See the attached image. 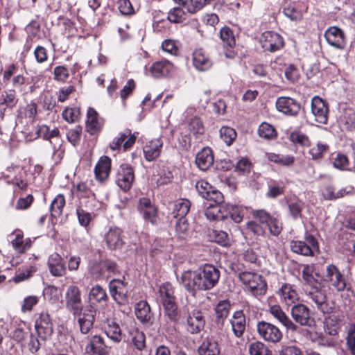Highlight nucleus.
Masks as SVG:
<instances>
[{
  "instance_id": "1",
  "label": "nucleus",
  "mask_w": 355,
  "mask_h": 355,
  "mask_svg": "<svg viewBox=\"0 0 355 355\" xmlns=\"http://www.w3.org/2000/svg\"><path fill=\"white\" fill-rule=\"evenodd\" d=\"M219 277V270L212 265L206 264L198 271H184L181 281L184 287L194 295L196 291H206L214 287Z\"/></svg>"
},
{
  "instance_id": "2",
  "label": "nucleus",
  "mask_w": 355,
  "mask_h": 355,
  "mask_svg": "<svg viewBox=\"0 0 355 355\" xmlns=\"http://www.w3.org/2000/svg\"><path fill=\"white\" fill-rule=\"evenodd\" d=\"M250 214L252 220L246 223V228L254 235H264L263 225L268 227L270 234L274 236H278L281 233L282 225L277 217L271 216L265 209H252Z\"/></svg>"
},
{
  "instance_id": "3",
  "label": "nucleus",
  "mask_w": 355,
  "mask_h": 355,
  "mask_svg": "<svg viewBox=\"0 0 355 355\" xmlns=\"http://www.w3.org/2000/svg\"><path fill=\"white\" fill-rule=\"evenodd\" d=\"M173 294L172 285L168 282L164 283L159 286L157 300L163 306L164 315L171 321L176 322L179 319V315Z\"/></svg>"
},
{
  "instance_id": "4",
  "label": "nucleus",
  "mask_w": 355,
  "mask_h": 355,
  "mask_svg": "<svg viewBox=\"0 0 355 355\" xmlns=\"http://www.w3.org/2000/svg\"><path fill=\"white\" fill-rule=\"evenodd\" d=\"M239 277L253 295H263L266 293L267 284L260 275L251 272H243L239 274Z\"/></svg>"
},
{
  "instance_id": "5",
  "label": "nucleus",
  "mask_w": 355,
  "mask_h": 355,
  "mask_svg": "<svg viewBox=\"0 0 355 355\" xmlns=\"http://www.w3.org/2000/svg\"><path fill=\"white\" fill-rule=\"evenodd\" d=\"M306 297L313 302L316 308L323 314L331 313L334 310V303L327 300L324 291L318 286H311L306 291Z\"/></svg>"
},
{
  "instance_id": "6",
  "label": "nucleus",
  "mask_w": 355,
  "mask_h": 355,
  "mask_svg": "<svg viewBox=\"0 0 355 355\" xmlns=\"http://www.w3.org/2000/svg\"><path fill=\"white\" fill-rule=\"evenodd\" d=\"M290 247L294 253L303 256L313 257L319 253L318 242L311 235L306 236L304 241H292Z\"/></svg>"
},
{
  "instance_id": "7",
  "label": "nucleus",
  "mask_w": 355,
  "mask_h": 355,
  "mask_svg": "<svg viewBox=\"0 0 355 355\" xmlns=\"http://www.w3.org/2000/svg\"><path fill=\"white\" fill-rule=\"evenodd\" d=\"M324 280L328 284L329 288L337 292H342L347 287L345 277L334 264L327 266Z\"/></svg>"
},
{
  "instance_id": "8",
  "label": "nucleus",
  "mask_w": 355,
  "mask_h": 355,
  "mask_svg": "<svg viewBox=\"0 0 355 355\" xmlns=\"http://www.w3.org/2000/svg\"><path fill=\"white\" fill-rule=\"evenodd\" d=\"M257 330L260 338L268 343H279L283 337V334L280 329L270 322L265 321L258 322Z\"/></svg>"
},
{
  "instance_id": "9",
  "label": "nucleus",
  "mask_w": 355,
  "mask_h": 355,
  "mask_svg": "<svg viewBox=\"0 0 355 355\" xmlns=\"http://www.w3.org/2000/svg\"><path fill=\"white\" fill-rule=\"evenodd\" d=\"M96 310L92 304L85 307L77 314H72L76 319L80 331L83 334H88L92 329L95 321Z\"/></svg>"
},
{
  "instance_id": "10",
  "label": "nucleus",
  "mask_w": 355,
  "mask_h": 355,
  "mask_svg": "<svg viewBox=\"0 0 355 355\" xmlns=\"http://www.w3.org/2000/svg\"><path fill=\"white\" fill-rule=\"evenodd\" d=\"M66 307L71 314H77L85 308L81 299V293L78 287L69 286L65 293Z\"/></svg>"
},
{
  "instance_id": "11",
  "label": "nucleus",
  "mask_w": 355,
  "mask_h": 355,
  "mask_svg": "<svg viewBox=\"0 0 355 355\" xmlns=\"http://www.w3.org/2000/svg\"><path fill=\"white\" fill-rule=\"evenodd\" d=\"M37 337L42 341L51 339L53 332V323L49 314L43 311L37 319L35 324Z\"/></svg>"
},
{
  "instance_id": "12",
  "label": "nucleus",
  "mask_w": 355,
  "mask_h": 355,
  "mask_svg": "<svg viewBox=\"0 0 355 355\" xmlns=\"http://www.w3.org/2000/svg\"><path fill=\"white\" fill-rule=\"evenodd\" d=\"M134 180L135 174L132 166L127 164H121L117 171L116 184L123 191H127L131 188Z\"/></svg>"
},
{
  "instance_id": "13",
  "label": "nucleus",
  "mask_w": 355,
  "mask_h": 355,
  "mask_svg": "<svg viewBox=\"0 0 355 355\" xmlns=\"http://www.w3.org/2000/svg\"><path fill=\"white\" fill-rule=\"evenodd\" d=\"M260 43L265 51L270 52L277 51L284 46L282 36L272 31L264 32L260 37Z\"/></svg>"
},
{
  "instance_id": "14",
  "label": "nucleus",
  "mask_w": 355,
  "mask_h": 355,
  "mask_svg": "<svg viewBox=\"0 0 355 355\" xmlns=\"http://www.w3.org/2000/svg\"><path fill=\"white\" fill-rule=\"evenodd\" d=\"M293 319L301 326L311 327L315 324V320L310 315L309 309L304 304H298L294 305L291 311Z\"/></svg>"
},
{
  "instance_id": "15",
  "label": "nucleus",
  "mask_w": 355,
  "mask_h": 355,
  "mask_svg": "<svg viewBox=\"0 0 355 355\" xmlns=\"http://www.w3.org/2000/svg\"><path fill=\"white\" fill-rule=\"evenodd\" d=\"M311 112L317 122L322 124L327 123L329 114L327 103L318 96H314L311 100Z\"/></svg>"
},
{
  "instance_id": "16",
  "label": "nucleus",
  "mask_w": 355,
  "mask_h": 355,
  "mask_svg": "<svg viewBox=\"0 0 355 355\" xmlns=\"http://www.w3.org/2000/svg\"><path fill=\"white\" fill-rule=\"evenodd\" d=\"M107 348L104 338L99 335H94L89 338L85 346V355H107Z\"/></svg>"
},
{
  "instance_id": "17",
  "label": "nucleus",
  "mask_w": 355,
  "mask_h": 355,
  "mask_svg": "<svg viewBox=\"0 0 355 355\" xmlns=\"http://www.w3.org/2000/svg\"><path fill=\"white\" fill-rule=\"evenodd\" d=\"M107 247L110 250H117L124 244L123 231L118 227H110L105 235Z\"/></svg>"
},
{
  "instance_id": "18",
  "label": "nucleus",
  "mask_w": 355,
  "mask_h": 355,
  "mask_svg": "<svg viewBox=\"0 0 355 355\" xmlns=\"http://www.w3.org/2000/svg\"><path fill=\"white\" fill-rule=\"evenodd\" d=\"M110 292L118 304H123L128 292L126 284L120 279H113L109 284Z\"/></svg>"
},
{
  "instance_id": "19",
  "label": "nucleus",
  "mask_w": 355,
  "mask_h": 355,
  "mask_svg": "<svg viewBox=\"0 0 355 355\" xmlns=\"http://www.w3.org/2000/svg\"><path fill=\"white\" fill-rule=\"evenodd\" d=\"M277 109L287 115L295 116L300 110V104L293 98L290 97H279L276 102Z\"/></svg>"
},
{
  "instance_id": "20",
  "label": "nucleus",
  "mask_w": 355,
  "mask_h": 355,
  "mask_svg": "<svg viewBox=\"0 0 355 355\" xmlns=\"http://www.w3.org/2000/svg\"><path fill=\"white\" fill-rule=\"evenodd\" d=\"M116 264L111 261H103L98 264H95L91 267L90 271L94 278L104 279L107 278L110 273L114 272Z\"/></svg>"
},
{
  "instance_id": "21",
  "label": "nucleus",
  "mask_w": 355,
  "mask_h": 355,
  "mask_svg": "<svg viewBox=\"0 0 355 355\" xmlns=\"http://www.w3.org/2000/svg\"><path fill=\"white\" fill-rule=\"evenodd\" d=\"M325 39L329 44L337 49L345 47V36L343 31L336 27H329L324 33Z\"/></svg>"
},
{
  "instance_id": "22",
  "label": "nucleus",
  "mask_w": 355,
  "mask_h": 355,
  "mask_svg": "<svg viewBox=\"0 0 355 355\" xmlns=\"http://www.w3.org/2000/svg\"><path fill=\"white\" fill-rule=\"evenodd\" d=\"M193 66L198 71L209 70L213 62L209 56L202 49H196L192 54Z\"/></svg>"
},
{
  "instance_id": "23",
  "label": "nucleus",
  "mask_w": 355,
  "mask_h": 355,
  "mask_svg": "<svg viewBox=\"0 0 355 355\" xmlns=\"http://www.w3.org/2000/svg\"><path fill=\"white\" fill-rule=\"evenodd\" d=\"M268 312L287 330L293 332L297 331V325L292 322L279 305L270 306L269 307Z\"/></svg>"
},
{
  "instance_id": "24",
  "label": "nucleus",
  "mask_w": 355,
  "mask_h": 355,
  "mask_svg": "<svg viewBox=\"0 0 355 355\" xmlns=\"http://www.w3.org/2000/svg\"><path fill=\"white\" fill-rule=\"evenodd\" d=\"M174 70L175 67L171 62L163 60L154 62L150 68V73L154 78H161L170 75Z\"/></svg>"
},
{
  "instance_id": "25",
  "label": "nucleus",
  "mask_w": 355,
  "mask_h": 355,
  "mask_svg": "<svg viewBox=\"0 0 355 355\" xmlns=\"http://www.w3.org/2000/svg\"><path fill=\"white\" fill-rule=\"evenodd\" d=\"M162 146L163 142L159 138L148 141L143 148L145 159L148 162L156 159L161 153Z\"/></svg>"
},
{
  "instance_id": "26",
  "label": "nucleus",
  "mask_w": 355,
  "mask_h": 355,
  "mask_svg": "<svg viewBox=\"0 0 355 355\" xmlns=\"http://www.w3.org/2000/svg\"><path fill=\"white\" fill-rule=\"evenodd\" d=\"M187 330L191 334H197L204 327L205 320L202 312L199 310H193L189 313L187 320Z\"/></svg>"
},
{
  "instance_id": "27",
  "label": "nucleus",
  "mask_w": 355,
  "mask_h": 355,
  "mask_svg": "<svg viewBox=\"0 0 355 355\" xmlns=\"http://www.w3.org/2000/svg\"><path fill=\"white\" fill-rule=\"evenodd\" d=\"M103 125V120L98 116L97 112L89 107L87 114L86 129L91 135L98 132Z\"/></svg>"
},
{
  "instance_id": "28",
  "label": "nucleus",
  "mask_w": 355,
  "mask_h": 355,
  "mask_svg": "<svg viewBox=\"0 0 355 355\" xmlns=\"http://www.w3.org/2000/svg\"><path fill=\"white\" fill-rule=\"evenodd\" d=\"M48 267L54 277H62L66 272L65 265L62 257L58 253L52 254L48 259Z\"/></svg>"
},
{
  "instance_id": "29",
  "label": "nucleus",
  "mask_w": 355,
  "mask_h": 355,
  "mask_svg": "<svg viewBox=\"0 0 355 355\" xmlns=\"http://www.w3.org/2000/svg\"><path fill=\"white\" fill-rule=\"evenodd\" d=\"M138 209L145 220L152 223H155L157 210L152 205L150 199L147 198H141L139 201Z\"/></svg>"
},
{
  "instance_id": "30",
  "label": "nucleus",
  "mask_w": 355,
  "mask_h": 355,
  "mask_svg": "<svg viewBox=\"0 0 355 355\" xmlns=\"http://www.w3.org/2000/svg\"><path fill=\"white\" fill-rule=\"evenodd\" d=\"M10 328H7L8 332L11 331L9 334L17 342L23 340L27 332L25 331L26 324L24 322L18 318H10Z\"/></svg>"
},
{
  "instance_id": "31",
  "label": "nucleus",
  "mask_w": 355,
  "mask_h": 355,
  "mask_svg": "<svg viewBox=\"0 0 355 355\" xmlns=\"http://www.w3.org/2000/svg\"><path fill=\"white\" fill-rule=\"evenodd\" d=\"M282 302L289 306L296 302L298 299V294L295 289L288 284H284L278 291Z\"/></svg>"
},
{
  "instance_id": "32",
  "label": "nucleus",
  "mask_w": 355,
  "mask_h": 355,
  "mask_svg": "<svg viewBox=\"0 0 355 355\" xmlns=\"http://www.w3.org/2000/svg\"><path fill=\"white\" fill-rule=\"evenodd\" d=\"M230 304L227 300L219 302L216 308V324L218 329H222L224 327L226 318L230 313Z\"/></svg>"
},
{
  "instance_id": "33",
  "label": "nucleus",
  "mask_w": 355,
  "mask_h": 355,
  "mask_svg": "<svg viewBox=\"0 0 355 355\" xmlns=\"http://www.w3.org/2000/svg\"><path fill=\"white\" fill-rule=\"evenodd\" d=\"M103 328L107 337L113 342L118 343L122 340V331L116 322L113 320L106 319Z\"/></svg>"
},
{
  "instance_id": "34",
  "label": "nucleus",
  "mask_w": 355,
  "mask_h": 355,
  "mask_svg": "<svg viewBox=\"0 0 355 355\" xmlns=\"http://www.w3.org/2000/svg\"><path fill=\"white\" fill-rule=\"evenodd\" d=\"M214 163V155L209 148H202L196 157V164L202 171L207 170Z\"/></svg>"
},
{
  "instance_id": "35",
  "label": "nucleus",
  "mask_w": 355,
  "mask_h": 355,
  "mask_svg": "<svg viewBox=\"0 0 355 355\" xmlns=\"http://www.w3.org/2000/svg\"><path fill=\"white\" fill-rule=\"evenodd\" d=\"M232 331L234 336L240 338L243 336L246 326L245 317L242 311H236L230 320Z\"/></svg>"
},
{
  "instance_id": "36",
  "label": "nucleus",
  "mask_w": 355,
  "mask_h": 355,
  "mask_svg": "<svg viewBox=\"0 0 355 355\" xmlns=\"http://www.w3.org/2000/svg\"><path fill=\"white\" fill-rule=\"evenodd\" d=\"M199 355H220V347L217 340L205 339L198 349Z\"/></svg>"
},
{
  "instance_id": "37",
  "label": "nucleus",
  "mask_w": 355,
  "mask_h": 355,
  "mask_svg": "<svg viewBox=\"0 0 355 355\" xmlns=\"http://www.w3.org/2000/svg\"><path fill=\"white\" fill-rule=\"evenodd\" d=\"M137 318L142 323H150L153 319V313L147 302L141 300L137 303L135 309Z\"/></svg>"
},
{
  "instance_id": "38",
  "label": "nucleus",
  "mask_w": 355,
  "mask_h": 355,
  "mask_svg": "<svg viewBox=\"0 0 355 355\" xmlns=\"http://www.w3.org/2000/svg\"><path fill=\"white\" fill-rule=\"evenodd\" d=\"M111 160L108 157H101L94 168V173L97 180L103 181L110 173Z\"/></svg>"
},
{
  "instance_id": "39",
  "label": "nucleus",
  "mask_w": 355,
  "mask_h": 355,
  "mask_svg": "<svg viewBox=\"0 0 355 355\" xmlns=\"http://www.w3.org/2000/svg\"><path fill=\"white\" fill-rule=\"evenodd\" d=\"M191 207V202L187 199H178L174 202L172 215L175 218H185Z\"/></svg>"
},
{
  "instance_id": "40",
  "label": "nucleus",
  "mask_w": 355,
  "mask_h": 355,
  "mask_svg": "<svg viewBox=\"0 0 355 355\" xmlns=\"http://www.w3.org/2000/svg\"><path fill=\"white\" fill-rule=\"evenodd\" d=\"M107 300L106 292L101 286L96 285L92 288L89 293V300L91 304L105 302Z\"/></svg>"
},
{
  "instance_id": "41",
  "label": "nucleus",
  "mask_w": 355,
  "mask_h": 355,
  "mask_svg": "<svg viewBox=\"0 0 355 355\" xmlns=\"http://www.w3.org/2000/svg\"><path fill=\"white\" fill-rule=\"evenodd\" d=\"M329 313L324 318V331L329 335H335L337 334L339 329V322L337 316L334 314Z\"/></svg>"
},
{
  "instance_id": "42",
  "label": "nucleus",
  "mask_w": 355,
  "mask_h": 355,
  "mask_svg": "<svg viewBox=\"0 0 355 355\" xmlns=\"http://www.w3.org/2000/svg\"><path fill=\"white\" fill-rule=\"evenodd\" d=\"M64 205V196L62 194L57 195L51 203L50 211L51 216L57 218L61 216Z\"/></svg>"
},
{
  "instance_id": "43",
  "label": "nucleus",
  "mask_w": 355,
  "mask_h": 355,
  "mask_svg": "<svg viewBox=\"0 0 355 355\" xmlns=\"http://www.w3.org/2000/svg\"><path fill=\"white\" fill-rule=\"evenodd\" d=\"M207 219L224 220L227 218V215L223 214L221 205L217 204H210L206 209L205 213Z\"/></svg>"
},
{
  "instance_id": "44",
  "label": "nucleus",
  "mask_w": 355,
  "mask_h": 355,
  "mask_svg": "<svg viewBox=\"0 0 355 355\" xmlns=\"http://www.w3.org/2000/svg\"><path fill=\"white\" fill-rule=\"evenodd\" d=\"M266 157L269 161L285 166L293 165L295 161V158L292 155H284L272 153H266Z\"/></svg>"
},
{
  "instance_id": "45",
  "label": "nucleus",
  "mask_w": 355,
  "mask_h": 355,
  "mask_svg": "<svg viewBox=\"0 0 355 355\" xmlns=\"http://www.w3.org/2000/svg\"><path fill=\"white\" fill-rule=\"evenodd\" d=\"M15 235V238L12 241V245L16 251L23 253L31 248V239H27L24 241L23 235L19 232H16Z\"/></svg>"
},
{
  "instance_id": "46",
  "label": "nucleus",
  "mask_w": 355,
  "mask_h": 355,
  "mask_svg": "<svg viewBox=\"0 0 355 355\" xmlns=\"http://www.w3.org/2000/svg\"><path fill=\"white\" fill-rule=\"evenodd\" d=\"M44 299L51 304H55L59 302L62 297L60 289L54 286H48L43 291Z\"/></svg>"
},
{
  "instance_id": "47",
  "label": "nucleus",
  "mask_w": 355,
  "mask_h": 355,
  "mask_svg": "<svg viewBox=\"0 0 355 355\" xmlns=\"http://www.w3.org/2000/svg\"><path fill=\"white\" fill-rule=\"evenodd\" d=\"M23 169L19 166H12L8 167L3 173L1 178H3L7 183L11 184L14 182L15 178H18L19 176H21Z\"/></svg>"
},
{
  "instance_id": "48",
  "label": "nucleus",
  "mask_w": 355,
  "mask_h": 355,
  "mask_svg": "<svg viewBox=\"0 0 355 355\" xmlns=\"http://www.w3.org/2000/svg\"><path fill=\"white\" fill-rule=\"evenodd\" d=\"M173 178L172 173L167 168L160 169L157 175H153V180L158 186L166 184L172 181Z\"/></svg>"
},
{
  "instance_id": "49",
  "label": "nucleus",
  "mask_w": 355,
  "mask_h": 355,
  "mask_svg": "<svg viewBox=\"0 0 355 355\" xmlns=\"http://www.w3.org/2000/svg\"><path fill=\"white\" fill-rule=\"evenodd\" d=\"M249 352L250 355H272L271 350L265 344L259 341L250 344Z\"/></svg>"
},
{
  "instance_id": "50",
  "label": "nucleus",
  "mask_w": 355,
  "mask_h": 355,
  "mask_svg": "<svg viewBox=\"0 0 355 355\" xmlns=\"http://www.w3.org/2000/svg\"><path fill=\"white\" fill-rule=\"evenodd\" d=\"M188 130L193 135H198L203 134L205 128L200 119L193 116L189 121Z\"/></svg>"
},
{
  "instance_id": "51",
  "label": "nucleus",
  "mask_w": 355,
  "mask_h": 355,
  "mask_svg": "<svg viewBox=\"0 0 355 355\" xmlns=\"http://www.w3.org/2000/svg\"><path fill=\"white\" fill-rule=\"evenodd\" d=\"M220 136L227 146H230L236 137V132L232 128L223 126L220 129Z\"/></svg>"
},
{
  "instance_id": "52",
  "label": "nucleus",
  "mask_w": 355,
  "mask_h": 355,
  "mask_svg": "<svg viewBox=\"0 0 355 355\" xmlns=\"http://www.w3.org/2000/svg\"><path fill=\"white\" fill-rule=\"evenodd\" d=\"M284 14L292 21H300L302 19V12L294 5L288 4L284 8Z\"/></svg>"
},
{
  "instance_id": "53",
  "label": "nucleus",
  "mask_w": 355,
  "mask_h": 355,
  "mask_svg": "<svg viewBox=\"0 0 355 355\" xmlns=\"http://www.w3.org/2000/svg\"><path fill=\"white\" fill-rule=\"evenodd\" d=\"M258 134L265 139H273L276 136L275 128L269 123H262L258 128Z\"/></svg>"
},
{
  "instance_id": "54",
  "label": "nucleus",
  "mask_w": 355,
  "mask_h": 355,
  "mask_svg": "<svg viewBox=\"0 0 355 355\" xmlns=\"http://www.w3.org/2000/svg\"><path fill=\"white\" fill-rule=\"evenodd\" d=\"M36 270L37 268L35 266H30L24 270L19 271L14 277L13 280L16 283L24 281L31 277Z\"/></svg>"
},
{
  "instance_id": "55",
  "label": "nucleus",
  "mask_w": 355,
  "mask_h": 355,
  "mask_svg": "<svg viewBox=\"0 0 355 355\" xmlns=\"http://www.w3.org/2000/svg\"><path fill=\"white\" fill-rule=\"evenodd\" d=\"M227 209L229 211L230 218L235 223H240L243 218V209L242 207L236 205H228Z\"/></svg>"
},
{
  "instance_id": "56",
  "label": "nucleus",
  "mask_w": 355,
  "mask_h": 355,
  "mask_svg": "<svg viewBox=\"0 0 355 355\" xmlns=\"http://www.w3.org/2000/svg\"><path fill=\"white\" fill-rule=\"evenodd\" d=\"M175 230L180 238L184 239L189 231V223L185 218H177L175 222Z\"/></svg>"
},
{
  "instance_id": "57",
  "label": "nucleus",
  "mask_w": 355,
  "mask_h": 355,
  "mask_svg": "<svg viewBox=\"0 0 355 355\" xmlns=\"http://www.w3.org/2000/svg\"><path fill=\"white\" fill-rule=\"evenodd\" d=\"M328 146L326 144L318 142L316 145L313 146L310 150L309 153L312 159H317L323 157L324 154L327 153Z\"/></svg>"
},
{
  "instance_id": "58",
  "label": "nucleus",
  "mask_w": 355,
  "mask_h": 355,
  "mask_svg": "<svg viewBox=\"0 0 355 355\" xmlns=\"http://www.w3.org/2000/svg\"><path fill=\"white\" fill-rule=\"evenodd\" d=\"M130 135V130H125L123 132L120 133L117 137L114 138L113 141L110 144V148L112 150H119L121 144L124 142L125 139Z\"/></svg>"
},
{
  "instance_id": "59",
  "label": "nucleus",
  "mask_w": 355,
  "mask_h": 355,
  "mask_svg": "<svg viewBox=\"0 0 355 355\" xmlns=\"http://www.w3.org/2000/svg\"><path fill=\"white\" fill-rule=\"evenodd\" d=\"M76 193L79 198H87L89 199H93L94 197V194L93 193V192L89 189L87 185L83 182L77 184Z\"/></svg>"
},
{
  "instance_id": "60",
  "label": "nucleus",
  "mask_w": 355,
  "mask_h": 355,
  "mask_svg": "<svg viewBox=\"0 0 355 355\" xmlns=\"http://www.w3.org/2000/svg\"><path fill=\"white\" fill-rule=\"evenodd\" d=\"M220 37L229 46L232 47L235 44V39L232 31L228 27L220 29Z\"/></svg>"
},
{
  "instance_id": "61",
  "label": "nucleus",
  "mask_w": 355,
  "mask_h": 355,
  "mask_svg": "<svg viewBox=\"0 0 355 355\" xmlns=\"http://www.w3.org/2000/svg\"><path fill=\"white\" fill-rule=\"evenodd\" d=\"M211 0H189L187 3V10L190 13H195L202 9L205 5L210 3Z\"/></svg>"
},
{
  "instance_id": "62",
  "label": "nucleus",
  "mask_w": 355,
  "mask_h": 355,
  "mask_svg": "<svg viewBox=\"0 0 355 355\" xmlns=\"http://www.w3.org/2000/svg\"><path fill=\"white\" fill-rule=\"evenodd\" d=\"M81 132L82 128L80 126H76L67 132V139L73 146H76L79 144Z\"/></svg>"
},
{
  "instance_id": "63",
  "label": "nucleus",
  "mask_w": 355,
  "mask_h": 355,
  "mask_svg": "<svg viewBox=\"0 0 355 355\" xmlns=\"http://www.w3.org/2000/svg\"><path fill=\"white\" fill-rule=\"evenodd\" d=\"M303 205L304 203L300 200L291 202L288 204L289 212L294 219H297L301 217Z\"/></svg>"
},
{
  "instance_id": "64",
  "label": "nucleus",
  "mask_w": 355,
  "mask_h": 355,
  "mask_svg": "<svg viewBox=\"0 0 355 355\" xmlns=\"http://www.w3.org/2000/svg\"><path fill=\"white\" fill-rule=\"evenodd\" d=\"M290 139L294 144L306 146L309 144V139L306 135L300 132H293L290 135Z\"/></svg>"
}]
</instances>
